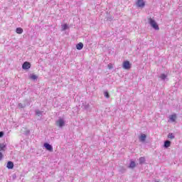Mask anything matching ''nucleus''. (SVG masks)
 <instances>
[{
	"label": "nucleus",
	"mask_w": 182,
	"mask_h": 182,
	"mask_svg": "<svg viewBox=\"0 0 182 182\" xmlns=\"http://www.w3.org/2000/svg\"><path fill=\"white\" fill-rule=\"evenodd\" d=\"M22 69L24 70H28V69H31V63L26 61L22 65Z\"/></svg>",
	"instance_id": "obj_6"
},
{
	"label": "nucleus",
	"mask_w": 182,
	"mask_h": 182,
	"mask_svg": "<svg viewBox=\"0 0 182 182\" xmlns=\"http://www.w3.org/2000/svg\"><path fill=\"white\" fill-rule=\"evenodd\" d=\"M23 102L26 104V106H29L31 105V103H29V100H25Z\"/></svg>",
	"instance_id": "obj_23"
},
{
	"label": "nucleus",
	"mask_w": 182,
	"mask_h": 182,
	"mask_svg": "<svg viewBox=\"0 0 182 182\" xmlns=\"http://www.w3.org/2000/svg\"><path fill=\"white\" fill-rule=\"evenodd\" d=\"M5 134L4 133V132H0V139L1 138H2V137H4V135Z\"/></svg>",
	"instance_id": "obj_26"
},
{
	"label": "nucleus",
	"mask_w": 182,
	"mask_h": 182,
	"mask_svg": "<svg viewBox=\"0 0 182 182\" xmlns=\"http://www.w3.org/2000/svg\"><path fill=\"white\" fill-rule=\"evenodd\" d=\"M69 28V26L68 24L65 23L62 26V31H66V29Z\"/></svg>",
	"instance_id": "obj_20"
},
{
	"label": "nucleus",
	"mask_w": 182,
	"mask_h": 182,
	"mask_svg": "<svg viewBox=\"0 0 182 182\" xmlns=\"http://www.w3.org/2000/svg\"><path fill=\"white\" fill-rule=\"evenodd\" d=\"M55 124L58 127H63V126H65V120H63V119L60 118L58 121H56Z\"/></svg>",
	"instance_id": "obj_5"
},
{
	"label": "nucleus",
	"mask_w": 182,
	"mask_h": 182,
	"mask_svg": "<svg viewBox=\"0 0 182 182\" xmlns=\"http://www.w3.org/2000/svg\"><path fill=\"white\" fill-rule=\"evenodd\" d=\"M169 119L171 122H176V119H177V115L176 114H173L170 116Z\"/></svg>",
	"instance_id": "obj_12"
},
{
	"label": "nucleus",
	"mask_w": 182,
	"mask_h": 182,
	"mask_svg": "<svg viewBox=\"0 0 182 182\" xmlns=\"http://www.w3.org/2000/svg\"><path fill=\"white\" fill-rule=\"evenodd\" d=\"M168 139H171L172 140L173 139H176V136L173 133H169L168 134Z\"/></svg>",
	"instance_id": "obj_19"
},
{
	"label": "nucleus",
	"mask_w": 182,
	"mask_h": 182,
	"mask_svg": "<svg viewBox=\"0 0 182 182\" xmlns=\"http://www.w3.org/2000/svg\"><path fill=\"white\" fill-rule=\"evenodd\" d=\"M145 162H146V158L144 157L139 158V164H143Z\"/></svg>",
	"instance_id": "obj_17"
},
{
	"label": "nucleus",
	"mask_w": 182,
	"mask_h": 182,
	"mask_svg": "<svg viewBox=\"0 0 182 182\" xmlns=\"http://www.w3.org/2000/svg\"><path fill=\"white\" fill-rule=\"evenodd\" d=\"M104 96L107 99H109L110 97V95L109 94V91H107V90L104 91Z\"/></svg>",
	"instance_id": "obj_16"
},
{
	"label": "nucleus",
	"mask_w": 182,
	"mask_h": 182,
	"mask_svg": "<svg viewBox=\"0 0 182 182\" xmlns=\"http://www.w3.org/2000/svg\"><path fill=\"white\" fill-rule=\"evenodd\" d=\"M136 167V162L134 161H131L129 168H134Z\"/></svg>",
	"instance_id": "obj_14"
},
{
	"label": "nucleus",
	"mask_w": 182,
	"mask_h": 182,
	"mask_svg": "<svg viewBox=\"0 0 182 182\" xmlns=\"http://www.w3.org/2000/svg\"><path fill=\"white\" fill-rule=\"evenodd\" d=\"M76 49H77V50H82L83 49V44H82V43H78L76 45Z\"/></svg>",
	"instance_id": "obj_10"
},
{
	"label": "nucleus",
	"mask_w": 182,
	"mask_h": 182,
	"mask_svg": "<svg viewBox=\"0 0 182 182\" xmlns=\"http://www.w3.org/2000/svg\"><path fill=\"white\" fill-rule=\"evenodd\" d=\"M6 167L9 168V170H12V168H14V162L9 161L7 162Z\"/></svg>",
	"instance_id": "obj_9"
},
{
	"label": "nucleus",
	"mask_w": 182,
	"mask_h": 182,
	"mask_svg": "<svg viewBox=\"0 0 182 182\" xmlns=\"http://www.w3.org/2000/svg\"><path fill=\"white\" fill-rule=\"evenodd\" d=\"M2 159H4V154L2 152H0V161L2 160Z\"/></svg>",
	"instance_id": "obj_27"
},
{
	"label": "nucleus",
	"mask_w": 182,
	"mask_h": 182,
	"mask_svg": "<svg viewBox=\"0 0 182 182\" xmlns=\"http://www.w3.org/2000/svg\"><path fill=\"white\" fill-rule=\"evenodd\" d=\"M36 116H41V115H42V113H43V112H42V111H41V110H39V109H36Z\"/></svg>",
	"instance_id": "obj_18"
},
{
	"label": "nucleus",
	"mask_w": 182,
	"mask_h": 182,
	"mask_svg": "<svg viewBox=\"0 0 182 182\" xmlns=\"http://www.w3.org/2000/svg\"><path fill=\"white\" fill-rule=\"evenodd\" d=\"M170 146H171V141H168V140H166L164 142V149H168V147H170Z\"/></svg>",
	"instance_id": "obj_8"
},
{
	"label": "nucleus",
	"mask_w": 182,
	"mask_h": 182,
	"mask_svg": "<svg viewBox=\"0 0 182 182\" xmlns=\"http://www.w3.org/2000/svg\"><path fill=\"white\" fill-rule=\"evenodd\" d=\"M89 107H90V105L89 104L84 105V108L85 109V110H88Z\"/></svg>",
	"instance_id": "obj_25"
},
{
	"label": "nucleus",
	"mask_w": 182,
	"mask_h": 182,
	"mask_svg": "<svg viewBox=\"0 0 182 182\" xmlns=\"http://www.w3.org/2000/svg\"><path fill=\"white\" fill-rule=\"evenodd\" d=\"M18 107L19 109H24V107H26V104H22V103H18Z\"/></svg>",
	"instance_id": "obj_21"
},
{
	"label": "nucleus",
	"mask_w": 182,
	"mask_h": 182,
	"mask_svg": "<svg viewBox=\"0 0 182 182\" xmlns=\"http://www.w3.org/2000/svg\"><path fill=\"white\" fill-rule=\"evenodd\" d=\"M122 68L125 70H129V69H132V64L130 63V61L129 60L124 61L122 63Z\"/></svg>",
	"instance_id": "obj_2"
},
{
	"label": "nucleus",
	"mask_w": 182,
	"mask_h": 182,
	"mask_svg": "<svg viewBox=\"0 0 182 182\" xmlns=\"http://www.w3.org/2000/svg\"><path fill=\"white\" fill-rule=\"evenodd\" d=\"M5 149H6V144H0V151H5Z\"/></svg>",
	"instance_id": "obj_13"
},
{
	"label": "nucleus",
	"mask_w": 182,
	"mask_h": 182,
	"mask_svg": "<svg viewBox=\"0 0 182 182\" xmlns=\"http://www.w3.org/2000/svg\"><path fill=\"white\" fill-rule=\"evenodd\" d=\"M160 78L161 79V80H166H166H168V79H167V75L164 73L161 74Z\"/></svg>",
	"instance_id": "obj_15"
},
{
	"label": "nucleus",
	"mask_w": 182,
	"mask_h": 182,
	"mask_svg": "<svg viewBox=\"0 0 182 182\" xmlns=\"http://www.w3.org/2000/svg\"><path fill=\"white\" fill-rule=\"evenodd\" d=\"M29 133H31V132L29 130L26 131V134H29Z\"/></svg>",
	"instance_id": "obj_28"
},
{
	"label": "nucleus",
	"mask_w": 182,
	"mask_h": 182,
	"mask_svg": "<svg viewBox=\"0 0 182 182\" xmlns=\"http://www.w3.org/2000/svg\"><path fill=\"white\" fill-rule=\"evenodd\" d=\"M146 139H147V135L144 134H141V136L139 137V141H141L142 143H144V141H146Z\"/></svg>",
	"instance_id": "obj_7"
},
{
	"label": "nucleus",
	"mask_w": 182,
	"mask_h": 182,
	"mask_svg": "<svg viewBox=\"0 0 182 182\" xmlns=\"http://www.w3.org/2000/svg\"><path fill=\"white\" fill-rule=\"evenodd\" d=\"M30 77L32 79V80H36V79H38V76L33 74H32Z\"/></svg>",
	"instance_id": "obj_22"
},
{
	"label": "nucleus",
	"mask_w": 182,
	"mask_h": 182,
	"mask_svg": "<svg viewBox=\"0 0 182 182\" xmlns=\"http://www.w3.org/2000/svg\"><path fill=\"white\" fill-rule=\"evenodd\" d=\"M16 32L18 34V35H21V33H23V29L21 27L16 28Z\"/></svg>",
	"instance_id": "obj_11"
},
{
	"label": "nucleus",
	"mask_w": 182,
	"mask_h": 182,
	"mask_svg": "<svg viewBox=\"0 0 182 182\" xmlns=\"http://www.w3.org/2000/svg\"><path fill=\"white\" fill-rule=\"evenodd\" d=\"M14 177H16V175H14Z\"/></svg>",
	"instance_id": "obj_29"
},
{
	"label": "nucleus",
	"mask_w": 182,
	"mask_h": 182,
	"mask_svg": "<svg viewBox=\"0 0 182 182\" xmlns=\"http://www.w3.org/2000/svg\"><path fill=\"white\" fill-rule=\"evenodd\" d=\"M149 25L153 28V29H155V31H159L160 28L159 27V24H157V22L151 18L149 19Z\"/></svg>",
	"instance_id": "obj_1"
},
{
	"label": "nucleus",
	"mask_w": 182,
	"mask_h": 182,
	"mask_svg": "<svg viewBox=\"0 0 182 182\" xmlns=\"http://www.w3.org/2000/svg\"><path fill=\"white\" fill-rule=\"evenodd\" d=\"M136 5L138 8H144L146 6V2L144 0H137Z\"/></svg>",
	"instance_id": "obj_4"
},
{
	"label": "nucleus",
	"mask_w": 182,
	"mask_h": 182,
	"mask_svg": "<svg viewBox=\"0 0 182 182\" xmlns=\"http://www.w3.org/2000/svg\"><path fill=\"white\" fill-rule=\"evenodd\" d=\"M43 147H45V149H47L48 151H50V153L53 151V146L48 142H45L43 144Z\"/></svg>",
	"instance_id": "obj_3"
},
{
	"label": "nucleus",
	"mask_w": 182,
	"mask_h": 182,
	"mask_svg": "<svg viewBox=\"0 0 182 182\" xmlns=\"http://www.w3.org/2000/svg\"><path fill=\"white\" fill-rule=\"evenodd\" d=\"M107 67H108V69L112 70V69H113V64L109 63V64H108Z\"/></svg>",
	"instance_id": "obj_24"
}]
</instances>
